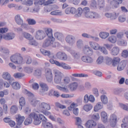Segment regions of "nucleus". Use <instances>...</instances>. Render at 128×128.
Wrapping results in <instances>:
<instances>
[{"mask_svg":"<svg viewBox=\"0 0 128 128\" xmlns=\"http://www.w3.org/2000/svg\"><path fill=\"white\" fill-rule=\"evenodd\" d=\"M45 33L48 36V38L46 39L43 44L44 46H50L52 44V42H54L55 38L52 36V29L51 28H46L45 29Z\"/></svg>","mask_w":128,"mask_h":128,"instance_id":"1","label":"nucleus"},{"mask_svg":"<svg viewBox=\"0 0 128 128\" xmlns=\"http://www.w3.org/2000/svg\"><path fill=\"white\" fill-rule=\"evenodd\" d=\"M52 72L54 76V82L55 84H62V73L56 69L54 70Z\"/></svg>","mask_w":128,"mask_h":128,"instance_id":"2","label":"nucleus"},{"mask_svg":"<svg viewBox=\"0 0 128 128\" xmlns=\"http://www.w3.org/2000/svg\"><path fill=\"white\" fill-rule=\"evenodd\" d=\"M38 116H39V118H40V120L42 121V128H54V126L52 125V123H50V122H48V120L46 119V116H44V114H39Z\"/></svg>","mask_w":128,"mask_h":128,"instance_id":"3","label":"nucleus"},{"mask_svg":"<svg viewBox=\"0 0 128 128\" xmlns=\"http://www.w3.org/2000/svg\"><path fill=\"white\" fill-rule=\"evenodd\" d=\"M10 60L16 64H22L24 63V58L20 56V54H16L10 57Z\"/></svg>","mask_w":128,"mask_h":128,"instance_id":"4","label":"nucleus"},{"mask_svg":"<svg viewBox=\"0 0 128 128\" xmlns=\"http://www.w3.org/2000/svg\"><path fill=\"white\" fill-rule=\"evenodd\" d=\"M29 117L31 118V120H34V124L35 126H38V124H40L42 121L40 120V118L38 117V115L36 114V112L30 113L29 115Z\"/></svg>","mask_w":128,"mask_h":128,"instance_id":"5","label":"nucleus"},{"mask_svg":"<svg viewBox=\"0 0 128 128\" xmlns=\"http://www.w3.org/2000/svg\"><path fill=\"white\" fill-rule=\"evenodd\" d=\"M45 76L48 82H52L54 80L52 78V72L50 68H46L45 70Z\"/></svg>","mask_w":128,"mask_h":128,"instance_id":"6","label":"nucleus"},{"mask_svg":"<svg viewBox=\"0 0 128 128\" xmlns=\"http://www.w3.org/2000/svg\"><path fill=\"white\" fill-rule=\"evenodd\" d=\"M38 110L40 112L42 110H50V105L46 102H42L39 105Z\"/></svg>","mask_w":128,"mask_h":128,"instance_id":"7","label":"nucleus"},{"mask_svg":"<svg viewBox=\"0 0 128 128\" xmlns=\"http://www.w3.org/2000/svg\"><path fill=\"white\" fill-rule=\"evenodd\" d=\"M46 32H44L42 30H38L36 32V40H44V38H46Z\"/></svg>","mask_w":128,"mask_h":128,"instance_id":"8","label":"nucleus"},{"mask_svg":"<svg viewBox=\"0 0 128 128\" xmlns=\"http://www.w3.org/2000/svg\"><path fill=\"white\" fill-rule=\"evenodd\" d=\"M65 40L67 44L72 46L76 42V38L74 36L68 35L66 37Z\"/></svg>","mask_w":128,"mask_h":128,"instance_id":"9","label":"nucleus"},{"mask_svg":"<svg viewBox=\"0 0 128 128\" xmlns=\"http://www.w3.org/2000/svg\"><path fill=\"white\" fill-rule=\"evenodd\" d=\"M2 77L4 80H8L10 84L14 80L13 78L10 76V74L8 72H4L2 75Z\"/></svg>","mask_w":128,"mask_h":128,"instance_id":"10","label":"nucleus"},{"mask_svg":"<svg viewBox=\"0 0 128 128\" xmlns=\"http://www.w3.org/2000/svg\"><path fill=\"white\" fill-rule=\"evenodd\" d=\"M16 38V34L12 32H8L3 36V38L5 40H12Z\"/></svg>","mask_w":128,"mask_h":128,"instance_id":"11","label":"nucleus"},{"mask_svg":"<svg viewBox=\"0 0 128 128\" xmlns=\"http://www.w3.org/2000/svg\"><path fill=\"white\" fill-rule=\"evenodd\" d=\"M85 17L87 18H98L100 14L96 12H88V14H85Z\"/></svg>","mask_w":128,"mask_h":128,"instance_id":"12","label":"nucleus"},{"mask_svg":"<svg viewBox=\"0 0 128 128\" xmlns=\"http://www.w3.org/2000/svg\"><path fill=\"white\" fill-rule=\"evenodd\" d=\"M116 116L114 114H112L110 116V124L112 128H114L116 126Z\"/></svg>","mask_w":128,"mask_h":128,"instance_id":"13","label":"nucleus"},{"mask_svg":"<svg viewBox=\"0 0 128 128\" xmlns=\"http://www.w3.org/2000/svg\"><path fill=\"white\" fill-rule=\"evenodd\" d=\"M16 118V122H17V126H16V128H20V126H22V122H24V120H25V118L24 116H22L20 114L18 116V117Z\"/></svg>","mask_w":128,"mask_h":128,"instance_id":"14","label":"nucleus"},{"mask_svg":"<svg viewBox=\"0 0 128 128\" xmlns=\"http://www.w3.org/2000/svg\"><path fill=\"white\" fill-rule=\"evenodd\" d=\"M56 56L60 60H68V56L64 52H58L56 54Z\"/></svg>","mask_w":128,"mask_h":128,"instance_id":"15","label":"nucleus"},{"mask_svg":"<svg viewBox=\"0 0 128 128\" xmlns=\"http://www.w3.org/2000/svg\"><path fill=\"white\" fill-rule=\"evenodd\" d=\"M56 2V0H48L44 2V0H40L38 2H37V4L40 6H42V4H44V6H48V4H54Z\"/></svg>","mask_w":128,"mask_h":128,"instance_id":"16","label":"nucleus"},{"mask_svg":"<svg viewBox=\"0 0 128 128\" xmlns=\"http://www.w3.org/2000/svg\"><path fill=\"white\" fill-rule=\"evenodd\" d=\"M57 66H60V68H62L64 70H71L72 68L68 64L62 62H57L56 63Z\"/></svg>","mask_w":128,"mask_h":128,"instance_id":"17","label":"nucleus"},{"mask_svg":"<svg viewBox=\"0 0 128 128\" xmlns=\"http://www.w3.org/2000/svg\"><path fill=\"white\" fill-rule=\"evenodd\" d=\"M82 60L86 64H92L93 62L92 58L88 56H84L82 57Z\"/></svg>","mask_w":128,"mask_h":128,"instance_id":"18","label":"nucleus"},{"mask_svg":"<svg viewBox=\"0 0 128 128\" xmlns=\"http://www.w3.org/2000/svg\"><path fill=\"white\" fill-rule=\"evenodd\" d=\"M124 0H111L110 4L113 6L115 8H118L119 4H122V2Z\"/></svg>","mask_w":128,"mask_h":128,"instance_id":"19","label":"nucleus"},{"mask_svg":"<svg viewBox=\"0 0 128 128\" xmlns=\"http://www.w3.org/2000/svg\"><path fill=\"white\" fill-rule=\"evenodd\" d=\"M76 12V9L74 7H68L65 10L66 14H74Z\"/></svg>","mask_w":128,"mask_h":128,"instance_id":"20","label":"nucleus"},{"mask_svg":"<svg viewBox=\"0 0 128 128\" xmlns=\"http://www.w3.org/2000/svg\"><path fill=\"white\" fill-rule=\"evenodd\" d=\"M128 62L126 60H122L118 66L117 70H122L126 66Z\"/></svg>","mask_w":128,"mask_h":128,"instance_id":"21","label":"nucleus"},{"mask_svg":"<svg viewBox=\"0 0 128 128\" xmlns=\"http://www.w3.org/2000/svg\"><path fill=\"white\" fill-rule=\"evenodd\" d=\"M89 44L92 48L94 50H98L100 48V46L98 44L94 42H89Z\"/></svg>","mask_w":128,"mask_h":128,"instance_id":"22","label":"nucleus"},{"mask_svg":"<svg viewBox=\"0 0 128 128\" xmlns=\"http://www.w3.org/2000/svg\"><path fill=\"white\" fill-rule=\"evenodd\" d=\"M6 102V99H4V98H2L0 100V104H4L3 108L4 114H8V105L6 104H5Z\"/></svg>","mask_w":128,"mask_h":128,"instance_id":"23","label":"nucleus"},{"mask_svg":"<svg viewBox=\"0 0 128 128\" xmlns=\"http://www.w3.org/2000/svg\"><path fill=\"white\" fill-rule=\"evenodd\" d=\"M86 126L88 128H94V126H96V122L94 121V120H89L86 123Z\"/></svg>","mask_w":128,"mask_h":128,"instance_id":"24","label":"nucleus"},{"mask_svg":"<svg viewBox=\"0 0 128 128\" xmlns=\"http://www.w3.org/2000/svg\"><path fill=\"white\" fill-rule=\"evenodd\" d=\"M15 22L18 26H20L22 22H24V20L22 18L20 17V15L17 14L15 16Z\"/></svg>","mask_w":128,"mask_h":128,"instance_id":"25","label":"nucleus"},{"mask_svg":"<svg viewBox=\"0 0 128 128\" xmlns=\"http://www.w3.org/2000/svg\"><path fill=\"white\" fill-rule=\"evenodd\" d=\"M19 104H20L19 108L20 110H22V107L26 106V98H24V96H22L20 98Z\"/></svg>","mask_w":128,"mask_h":128,"instance_id":"26","label":"nucleus"},{"mask_svg":"<svg viewBox=\"0 0 128 128\" xmlns=\"http://www.w3.org/2000/svg\"><path fill=\"white\" fill-rule=\"evenodd\" d=\"M110 54L112 56H118L120 54V48L118 46L114 47L111 50Z\"/></svg>","mask_w":128,"mask_h":128,"instance_id":"27","label":"nucleus"},{"mask_svg":"<svg viewBox=\"0 0 128 128\" xmlns=\"http://www.w3.org/2000/svg\"><path fill=\"white\" fill-rule=\"evenodd\" d=\"M105 16L106 18H110L111 20H116V17L118 16V14L116 12L113 14L106 13Z\"/></svg>","mask_w":128,"mask_h":128,"instance_id":"28","label":"nucleus"},{"mask_svg":"<svg viewBox=\"0 0 128 128\" xmlns=\"http://www.w3.org/2000/svg\"><path fill=\"white\" fill-rule=\"evenodd\" d=\"M101 118L102 122H103L104 124L106 122H108V114L105 112H101Z\"/></svg>","mask_w":128,"mask_h":128,"instance_id":"29","label":"nucleus"},{"mask_svg":"<svg viewBox=\"0 0 128 128\" xmlns=\"http://www.w3.org/2000/svg\"><path fill=\"white\" fill-rule=\"evenodd\" d=\"M74 16L75 18H80L82 14V8H79L76 10V12L74 14Z\"/></svg>","mask_w":128,"mask_h":128,"instance_id":"30","label":"nucleus"},{"mask_svg":"<svg viewBox=\"0 0 128 128\" xmlns=\"http://www.w3.org/2000/svg\"><path fill=\"white\" fill-rule=\"evenodd\" d=\"M30 104L32 106H38L40 104V100H36V99L33 98L30 100Z\"/></svg>","mask_w":128,"mask_h":128,"instance_id":"31","label":"nucleus"},{"mask_svg":"<svg viewBox=\"0 0 128 128\" xmlns=\"http://www.w3.org/2000/svg\"><path fill=\"white\" fill-rule=\"evenodd\" d=\"M120 62V58H114L112 59V66H118Z\"/></svg>","mask_w":128,"mask_h":128,"instance_id":"32","label":"nucleus"},{"mask_svg":"<svg viewBox=\"0 0 128 128\" xmlns=\"http://www.w3.org/2000/svg\"><path fill=\"white\" fill-rule=\"evenodd\" d=\"M18 108L16 105H12L10 108V112L12 114H14L18 112Z\"/></svg>","mask_w":128,"mask_h":128,"instance_id":"33","label":"nucleus"},{"mask_svg":"<svg viewBox=\"0 0 128 128\" xmlns=\"http://www.w3.org/2000/svg\"><path fill=\"white\" fill-rule=\"evenodd\" d=\"M54 36L57 40H62L64 38L63 34L58 32H56Z\"/></svg>","mask_w":128,"mask_h":128,"instance_id":"34","label":"nucleus"},{"mask_svg":"<svg viewBox=\"0 0 128 128\" xmlns=\"http://www.w3.org/2000/svg\"><path fill=\"white\" fill-rule=\"evenodd\" d=\"M40 88L43 92H48V86L46 83L41 82L40 84Z\"/></svg>","mask_w":128,"mask_h":128,"instance_id":"35","label":"nucleus"},{"mask_svg":"<svg viewBox=\"0 0 128 128\" xmlns=\"http://www.w3.org/2000/svg\"><path fill=\"white\" fill-rule=\"evenodd\" d=\"M110 36V33L108 32H100L99 34V36L103 40H106Z\"/></svg>","mask_w":128,"mask_h":128,"instance_id":"36","label":"nucleus"},{"mask_svg":"<svg viewBox=\"0 0 128 128\" xmlns=\"http://www.w3.org/2000/svg\"><path fill=\"white\" fill-rule=\"evenodd\" d=\"M76 126L78 128H84V126H82V119L80 117L76 118Z\"/></svg>","mask_w":128,"mask_h":128,"instance_id":"37","label":"nucleus"},{"mask_svg":"<svg viewBox=\"0 0 128 128\" xmlns=\"http://www.w3.org/2000/svg\"><path fill=\"white\" fill-rule=\"evenodd\" d=\"M76 46L78 48H82L84 46V41H82V40H78L76 42Z\"/></svg>","mask_w":128,"mask_h":128,"instance_id":"38","label":"nucleus"},{"mask_svg":"<svg viewBox=\"0 0 128 128\" xmlns=\"http://www.w3.org/2000/svg\"><path fill=\"white\" fill-rule=\"evenodd\" d=\"M83 108L85 112H90V110L92 109V104H85Z\"/></svg>","mask_w":128,"mask_h":128,"instance_id":"39","label":"nucleus"},{"mask_svg":"<svg viewBox=\"0 0 128 128\" xmlns=\"http://www.w3.org/2000/svg\"><path fill=\"white\" fill-rule=\"evenodd\" d=\"M102 104L100 102H98L94 107V112H98L102 108Z\"/></svg>","mask_w":128,"mask_h":128,"instance_id":"40","label":"nucleus"},{"mask_svg":"<svg viewBox=\"0 0 128 128\" xmlns=\"http://www.w3.org/2000/svg\"><path fill=\"white\" fill-rule=\"evenodd\" d=\"M12 86L14 90H20V85L18 82H13Z\"/></svg>","mask_w":128,"mask_h":128,"instance_id":"41","label":"nucleus"},{"mask_svg":"<svg viewBox=\"0 0 128 128\" xmlns=\"http://www.w3.org/2000/svg\"><path fill=\"white\" fill-rule=\"evenodd\" d=\"M101 101L104 104H106L108 102V97L106 95H102L100 96Z\"/></svg>","mask_w":128,"mask_h":128,"instance_id":"42","label":"nucleus"},{"mask_svg":"<svg viewBox=\"0 0 128 128\" xmlns=\"http://www.w3.org/2000/svg\"><path fill=\"white\" fill-rule=\"evenodd\" d=\"M22 35L24 38H26V40H30L32 39V36L30 34L26 32H22Z\"/></svg>","mask_w":128,"mask_h":128,"instance_id":"43","label":"nucleus"},{"mask_svg":"<svg viewBox=\"0 0 128 128\" xmlns=\"http://www.w3.org/2000/svg\"><path fill=\"white\" fill-rule=\"evenodd\" d=\"M69 88L70 90H76L78 88V83L73 82L70 84Z\"/></svg>","mask_w":128,"mask_h":128,"instance_id":"44","label":"nucleus"},{"mask_svg":"<svg viewBox=\"0 0 128 128\" xmlns=\"http://www.w3.org/2000/svg\"><path fill=\"white\" fill-rule=\"evenodd\" d=\"M56 88L57 90H61V92H68V89L66 87H62L60 86H56Z\"/></svg>","mask_w":128,"mask_h":128,"instance_id":"45","label":"nucleus"},{"mask_svg":"<svg viewBox=\"0 0 128 128\" xmlns=\"http://www.w3.org/2000/svg\"><path fill=\"white\" fill-rule=\"evenodd\" d=\"M70 79L68 76L64 77L62 80V84H70Z\"/></svg>","mask_w":128,"mask_h":128,"instance_id":"46","label":"nucleus"},{"mask_svg":"<svg viewBox=\"0 0 128 128\" xmlns=\"http://www.w3.org/2000/svg\"><path fill=\"white\" fill-rule=\"evenodd\" d=\"M24 60L27 64H30L32 62V58L30 56H26L24 58Z\"/></svg>","mask_w":128,"mask_h":128,"instance_id":"47","label":"nucleus"},{"mask_svg":"<svg viewBox=\"0 0 128 128\" xmlns=\"http://www.w3.org/2000/svg\"><path fill=\"white\" fill-rule=\"evenodd\" d=\"M40 51L42 54H44V56H50V52L48 50L44 49H40Z\"/></svg>","mask_w":128,"mask_h":128,"instance_id":"48","label":"nucleus"},{"mask_svg":"<svg viewBox=\"0 0 128 128\" xmlns=\"http://www.w3.org/2000/svg\"><path fill=\"white\" fill-rule=\"evenodd\" d=\"M119 106L122 110H126V112H128V104H124L122 103H120Z\"/></svg>","mask_w":128,"mask_h":128,"instance_id":"49","label":"nucleus"},{"mask_svg":"<svg viewBox=\"0 0 128 128\" xmlns=\"http://www.w3.org/2000/svg\"><path fill=\"white\" fill-rule=\"evenodd\" d=\"M98 50L101 52L103 54L106 55L108 54V52L106 48L104 46H100Z\"/></svg>","mask_w":128,"mask_h":128,"instance_id":"50","label":"nucleus"},{"mask_svg":"<svg viewBox=\"0 0 128 128\" xmlns=\"http://www.w3.org/2000/svg\"><path fill=\"white\" fill-rule=\"evenodd\" d=\"M29 44L30 46H36L38 44L36 40L34 39V38L32 37V39L29 40Z\"/></svg>","mask_w":128,"mask_h":128,"instance_id":"51","label":"nucleus"},{"mask_svg":"<svg viewBox=\"0 0 128 128\" xmlns=\"http://www.w3.org/2000/svg\"><path fill=\"white\" fill-rule=\"evenodd\" d=\"M27 22L30 26H34L36 24V21L34 19L29 18L27 20Z\"/></svg>","mask_w":128,"mask_h":128,"instance_id":"52","label":"nucleus"},{"mask_svg":"<svg viewBox=\"0 0 128 128\" xmlns=\"http://www.w3.org/2000/svg\"><path fill=\"white\" fill-rule=\"evenodd\" d=\"M15 78H22L23 76H24V74L20 72H18L14 74Z\"/></svg>","mask_w":128,"mask_h":128,"instance_id":"53","label":"nucleus"},{"mask_svg":"<svg viewBox=\"0 0 128 128\" xmlns=\"http://www.w3.org/2000/svg\"><path fill=\"white\" fill-rule=\"evenodd\" d=\"M50 14L52 16H62V12L60 10H56L52 11L50 12Z\"/></svg>","mask_w":128,"mask_h":128,"instance_id":"54","label":"nucleus"},{"mask_svg":"<svg viewBox=\"0 0 128 128\" xmlns=\"http://www.w3.org/2000/svg\"><path fill=\"white\" fill-rule=\"evenodd\" d=\"M32 122V119L30 118L29 116L27 118L25 121L24 122V124L25 126H28V124H30Z\"/></svg>","mask_w":128,"mask_h":128,"instance_id":"55","label":"nucleus"},{"mask_svg":"<svg viewBox=\"0 0 128 128\" xmlns=\"http://www.w3.org/2000/svg\"><path fill=\"white\" fill-rule=\"evenodd\" d=\"M108 40L112 44H116V38L115 36H111L108 38Z\"/></svg>","mask_w":128,"mask_h":128,"instance_id":"56","label":"nucleus"},{"mask_svg":"<svg viewBox=\"0 0 128 128\" xmlns=\"http://www.w3.org/2000/svg\"><path fill=\"white\" fill-rule=\"evenodd\" d=\"M55 106H56V108H61L62 110H64V108H66V106L62 105L58 102H56Z\"/></svg>","mask_w":128,"mask_h":128,"instance_id":"57","label":"nucleus"},{"mask_svg":"<svg viewBox=\"0 0 128 128\" xmlns=\"http://www.w3.org/2000/svg\"><path fill=\"white\" fill-rule=\"evenodd\" d=\"M114 94H117L118 96H122V90L120 89L116 88L114 90Z\"/></svg>","mask_w":128,"mask_h":128,"instance_id":"58","label":"nucleus"},{"mask_svg":"<svg viewBox=\"0 0 128 128\" xmlns=\"http://www.w3.org/2000/svg\"><path fill=\"white\" fill-rule=\"evenodd\" d=\"M106 64L108 66H112V59L110 58L106 57Z\"/></svg>","mask_w":128,"mask_h":128,"instance_id":"59","label":"nucleus"},{"mask_svg":"<svg viewBox=\"0 0 128 128\" xmlns=\"http://www.w3.org/2000/svg\"><path fill=\"white\" fill-rule=\"evenodd\" d=\"M98 6L100 8L104 6V0H98Z\"/></svg>","mask_w":128,"mask_h":128,"instance_id":"60","label":"nucleus"},{"mask_svg":"<svg viewBox=\"0 0 128 128\" xmlns=\"http://www.w3.org/2000/svg\"><path fill=\"white\" fill-rule=\"evenodd\" d=\"M0 52H4V54H8V52H10L8 49L2 47V46H0Z\"/></svg>","mask_w":128,"mask_h":128,"instance_id":"61","label":"nucleus"},{"mask_svg":"<svg viewBox=\"0 0 128 128\" xmlns=\"http://www.w3.org/2000/svg\"><path fill=\"white\" fill-rule=\"evenodd\" d=\"M88 12H90V8L88 7H85L82 8V14H84V16Z\"/></svg>","mask_w":128,"mask_h":128,"instance_id":"62","label":"nucleus"},{"mask_svg":"<svg viewBox=\"0 0 128 128\" xmlns=\"http://www.w3.org/2000/svg\"><path fill=\"white\" fill-rule=\"evenodd\" d=\"M122 56L126 58L128 56V50H124L122 52Z\"/></svg>","mask_w":128,"mask_h":128,"instance_id":"63","label":"nucleus"},{"mask_svg":"<svg viewBox=\"0 0 128 128\" xmlns=\"http://www.w3.org/2000/svg\"><path fill=\"white\" fill-rule=\"evenodd\" d=\"M104 62V56H100L96 60V63L98 64H102Z\"/></svg>","mask_w":128,"mask_h":128,"instance_id":"64","label":"nucleus"}]
</instances>
